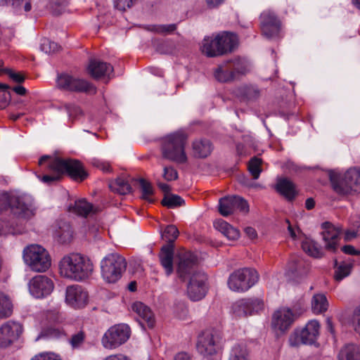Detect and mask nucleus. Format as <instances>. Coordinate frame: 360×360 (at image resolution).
Returning <instances> with one entry per match:
<instances>
[{"label": "nucleus", "mask_w": 360, "mask_h": 360, "mask_svg": "<svg viewBox=\"0 0 360 360\" xmlns=\"http://www.w3.org/2000/svg\"><path fill=\"white\" fill-rule=\"evenodd\" d=\"M39 165L47 168L51 173L40 177L42 182L49 185L58 181L64 174H68L74 180L80 181L87 177V173L82 163L74 159L44 155L39 159Z\"/></svg>", "instance_id": "1"}, {"label": "nucleus", "mask_w": 360, "mask_h": 360, "mask_svg": "<svg viewBox=\"0 0 360 360\" xmlns=\"http://www.w3.org/2000/svg\"><path fill=\"white\" fill-rule=\"evenodd\" d=\"M59 270L62 276L81 281L91 275L93 264L89 258L80 254H70L61 259Z\"/></svg>", "instance_id": "2"}, {"label": "nucleus", "mask_w": 360, "mask_h": 360, "mask_svg": "<svg viewBox=\"0 0 360 360\" xmlns=\"http://www.w3.org/2000/svg\"><path fill=\"white\" fill-rule=\"evenodd\" d=\"M188 135L183 131L169 134L162 139L161 150L163 158L179 164L188 161L185 151Z\"/></svg>", "instance_id": "3"}, {"label": "nucleus", "mask_w": 360, "mask_h": 360, "mask_svg": "<svg viewBox=\"0 0 360 360\" xmlns=\"http://www.w3.org/2000/svg\"><path fill=\"white\" fill-rule=\"evenodd\" d=\"M8 208L15 216L25 219L32 217L35 211L33 200L30 197L4 193L0 195V213Z\"/></svg>", "instance_id": "4"}, {"label": "nucleus", "mask_w": 360, "mask_h": 360, "mask_svg": "<svg viewBox=\"0 0 360 360\" xmlns=\"http://www.w3.org/2000/svg\"><path fill=\"white\" fill-rule=\"evenodd\" d=\"M248 71L247 63L240 58L227 60L214 70L215 79L219 82H230L239 79Z\"/></svg>", "instance_id": "5"}, {"label": "nucleus", "mask_w": 360, "mask_h": 360, "mask_svg": "<svg viewBox=\"0 0 360 360\" xmlns=\"http://www.w3.org/2000/svg\"><path fill=\"white\" fill-rule=\"evenodd\" d=\"M125 259L118 254H109L101 262V275L108 283H115L122 277L125 271Z\"/></svg>", "instance_id": "6"}, {"label": "nucleus", "mask_w": 360, "mask_h": 360, "mask_svg": "<svg viewBox=\"0 0 360 360\" xmlns=\"http://www.w3.org/2000/svg\"><path fill=\"white\" fill-rule=\"evenodd\" d=\"M25 262L37 272H44L51 266V257L45 248L39 245H31L23 251Z\"/></svg>", "instance_id": "7"}, {"label": "nucleus", "mask_w": 360, "mask_h": 360, "mask_svg": "<svg viewBox=\"0 0 360 360\" xmlns=\"http://www.w3.org/2000/svg\"><path fill=\"white\" fill-rule=\"evenodd\" d=\"M259 281V274L252 268H241L234 271L228 280L229 288L235 292H245Z\"/></svg>", "instance_id": "8"}, {"label": "nucleus", "mask_w": 360, "mask_h": 360, "mask_svg": "<svg viewBox=\"0 0 360 360\" xmlns=\"http://www.w3.org/2000/svg\"><path fill=\"white\" fill-rule=\"evenodd\" d=\"M179 234V230L174 225L167 226L162 234V238L168 244L161 248L159 257L160 264L167 276L173 272L174 246L172 243L178 238Z\"/></svg>", "instance_id": "9"}, {"label": "nucleus", "mask_w": 360, "mask_h": 360, "mask_svg": "<svg viewBox=\"0 0 360 360\" xmlns=\"http://www.w3.org/2000/svg\"><path fill=\"white\" fill-rule=\"evenodd\" d=\"M330 181L334 191L339 194L347 195L352 191L360 192V169H348L341 179L335 176H330Z\"/></svg>", "instance_id": "10"}, {"label": "nucleus", "mask_w": 360, "mask_h": 360, "mask_svg": "<svg viewBox=\"0 0 360 360\" xmlns=\"http://www.w3.org/2000/svg\"><path fill=\"white\" fill-rule=\"evenodd\" d=\"M262 33L268 39L281 37L282 23L277 15L271 10L264 11L259 16Z\"/></svg>", "instance_id": "11"}, {"label": "nucleus", "mask_w": 360, "mask_h": 360, "mask_svg": "<svg viewBox=\"0 0 360 360\" xmlns=\"http://www.w3.org/2000/svg\"><path fill=\"white\" fill-rule=\"evenodd\" d=\"M179 262L176 269L178 277L186 281L197 273H202L198 270V258L189 251H181L178 253Z\"/></svg>", "instance_id": "12"}, {"label": "nucleus", "mask_w": 360, "mask_h": 360, "mask_svg": "<svg viewBox=\"0 0 360 360\" xmlns=\"http://www.w3.org/2000/svg\"><path fill=\"white\" fill-rule=\"evenodd\" d=\"M220 337L213 330L203 331L198 338L197 351L203 356L216 354L219 349Z\"/></svg>", "instance_id": "13"}, {"label": "nucleus", "mask_w": 360, "mask_h": 360, "mask_svg": "<svg viewBox=\"0 0 360 360\" xmlns=\"http://www.w3.org/2000/svg\"><path fill=\"white\" fill-rule=\"evenodd\" d=\"M320 325L316 320L309 321L300 331H297L290 336L289 343L292 347H297L300 344L311 345L314 343L319 335Z\"/></svg>", "instance_id": "14"}, {"label": "nucleus", "mask_w": 360, "mask_h": 360, "mask_svg": "<svg viewBox=\"0 0 360 360\" xmlns=\"http://www.w3.org/2000/svg\"><path fill=\"white\" fill-rule=\"evenodd\" d=\"M56 86L61 90L73 92L95 91L94 86L85 79L75 77L68 74L59 75L56 79Z\"/></svg>", "instance_id": "15"}, {"label": "nucleus", "mask_w": 360, "mask_h": 360, "mask_svg": "<svg viewBox=\"0 0 360 360\" xmlns=\"http://www.w3.org/2000/svg\"><path fill=\"white\" fill-rule=\"evenodd\" d=\"M129 336V327L126 324H117L105 333L102 340L103 345L105 348H116L124 343Z\"/></svg>", "instance_id": "16"}, {"label": "nucleus", "mask_w": 360, "mask_h": 360, "mask_svg": "<svg viewBox=\"0 0 360 360\" xmlns=\"http://www.w3.org/2000/svg\"><path fill=\"white\" fill-rule=\"evenodd\" d=\"M264 304L262 299L248 297L238 300L232 306L233 314L238 317H246L263 311Z\"/></svg>", "instance_id": "17"}, {"label": "nucleus", "mask_w": 360, "mask_h": 360, "mask_svg": "<svg viewBox=\"0 0 360 360\" xmlns=\"http://www.w3.org/2000/svg\"><path fill=\"white\" fill-rule=\"evenodd\" d=\"M236 210L248 212L249 206L247 201L237 195L227 196L219 200V212L222 216L227 217Z\"/></svg>", "instance_id": "18"}, {"label": "nucleus", "mask_w": 360, "mask_h": 360, "mask_svg": "<svg viewBox=\"0 0 360 360\" xmlns=\"http://www.w3.org/2000/svg\"><path fill=\"white\" fill-rule=\"evenodd\" d=\"M54 288L53 282L44 275L33 277L29 282L30 294L36 298H43L50 295Z\"/></svg>", "instance_id": "19"}, {"label": "nucleus", "mask_w": 360, "mask_h": 360, "mask_svg": "<svg viewBox=\"0 0 360 360\" xmlns=\"http://www.w3.org/2000/svg\"><path fill=\"white\" fill-rule=\"evenodd\" d=\"M207 276L204 273H197L188 280L187 293L193 301L202 299L207 293Z\"/></svg>", "instance_id": "20"}, {"label": "nucleus", "mask_w": 360, "mask_h": 360, "mask_svg": "<svg viewBox=\"0 0 360 360\" xmlns=\"http://www.w3.org/2000/svg\"><path fill=\"white\" fill-rule=\"evenodd\" d=\"M22 333V326L18 322L8 321L0 327V347H7L16 341Z\"/></svg>", "instance_id": "21"}, {"label": "nucleus", "mask_w": 360, "mask_h": 360, "mask_svg": "<svg viewBox=\"0 0 360 360\" xmlns=\"http://www.w3.org/2000/svg\"><path fill=\"white\" fill-rule=\"evenodd\" d=\"M66 302L73 308L79 309L86 306L88 293L79 285L68 286L65 292Z\"/></svg>", "instance_id": "22"}, {"label": "nucleus", "mask_w": 360, "mask_h": 360, "mask_svg": "<svg viewBox=\"0 0 360 360\" xmlns=\"http://www.w3.org/2000/svg\"><path fill=\"white\" fill-rule=\"evenodd\" d=\"M322 227L324 248L329 252H335L339 247L341 238L340 231L329 222L323 223Z\"/></svg>", "instance_id": "23"}, {"label": "nucleus", "mask_w": 360, "mask_h": 360, "mask_svg": "<svg viewBox=\"0 0 360 360\" xmlns=\"http://www.w3.org/2000/svg\"><path fill=\"white\" fill-rule=\"evenodd\" d=\"M87 72L91 77L96 79L101 77L110 79L113 77L114 68L108 63L93 58L89 60Z\"/></svg>", "instance_id": "24"}, {"label": "nucleus", "mask_w": 360, "mask_h": 360, "mask_svg": "<svg viewBox=\"0 0 360 360\" xmlns=\"http://www.w3.org/2000/svg\"><path fill=\"white\" fill-rule=\"evenodd\" d=\"M294 321V314L288 308L277 310L273 315V327L281 332L288 330Z\"/></svg>", "instance_id": "25"}, {"label": "nucleus", "mask_w": 360, "mask_h": 360, "mask_svg": "<svg viewBox=\"0 0 360 360\" xmlns=\"http://www.w3.org/2000/svg\"><path fill=\"white\" fill-rule=\"evenodd\" d=\"M131 309L138 315V321L143 327L144 324L150 328L154 326V314L148 306L141 302H136L132 304Z\"/></svg>", "instance_id": "26"}, {"label": "nucleus", "mask_w": 360, "mask_h": 360, "mask_svg": "<svg viewBox=\"0 0 360 360\" xmlns=\"http://www.w3.org/2000/svg\"><path fill=\"white\" fill-rule=\"evenodd\" d=\"M219 41L217 34H212L204 38L202 41L200 49L202 52L208 57H216L222 56L221 53Z\"/></svg>", "instance_id": "27"}, {"label": "nucleus", "mask_w": 360, "mask_h": 360, "mask_svg": "<svg viewBox=\"0 0 360 360\" xmlns=\"http://www.w3.org/2000/svg\"><path fill=\"white\" fill-rule=\"evenodd\" d=\"M221 55L233 51L237 45L238 38L237 36L229 32H221L217 33Z\"/></svg>", "instance_id": "28"}, {"label": "nucleus", "mask_w": 360, "mask_h": 360, "mask_svg": "<svg viewBox=\"0 0 360 360\" xmlns=\"http://www.w3.org/2000/svg\"><path fill=\"white\" fill-rule=\"evenodd\" d=\"M213 147L210 141L206 139H195L192 143L193 155L196 158H205L209 156Z\"/></svg>", "instance_id": "29"}, {"label": "nucleus", "mask_w": 360, "mask_h": 360, "mask_svg": "<svg viewBox=\"0 0 360 360\" xmlns=\"http://www.w3.org/2000/svg\"><path fill=\"white\" fill-rule=\"evenodd\" d=\"M214 226L230 240H236L240 236L239 231L223 219L216 220Z\"/></svg>", "instance_id": "30"}, {"label": "nucleus", "mask_w": 360, "mask_h": 360, "mask_svg": "<svg viewBox=\"0 0 360 360\" xmlns=\"http://www.w3.org/2000/svg\"><path fill=\"white\" fill-rule=\"evenodd\" d=\"M276 191L288 200H292L297 194L294 184L287 179L278 181Z\"/></svg>", "instance_id": "31"}, {"label": "nucleus", "mask_w": 360, "mask_h": 360, "mask_svg": "<svg viewBox=\"0 0 360 360\" xmlns=\"http://www.w3.org/2000/svg\"><path fill=\"white\" fill-rule=\"evenodd\" d=\"M70 210L77 214L84 217L98 211L96 207H94L92 204L84 199L76 200L74 206L70 207Z\"/></svg>", "instance_id": "32"}, {"label": "nucleus", "mask_w": 360, "mask_h": 360, "mask_svg": "<svg viewBox=\"0 0 360 360\" xmlns=\"http://www.w3.org/2000/svg\"><path fill=\"white\" fill-rule=\"evenodd\" d=\"M302 248L309 256L315 258H321L324 255L323 249L309 238H305L302 241Z\"/></svg>", "instance_id": "33"}, {"label": "nucleus", "mask_w": 360, "mask_h": 360, "mask_svg": "<svg viewBox=\"0 0 360 360\" xmlns=\"http://www.w3.org/2000/svg\"><path fill=\"white\" fill-rule=\"evenodd\" d=\"M338 360H360V346L349 344L341 349Z\"/></svg>", "instance_id": "34"}, {"label": "nucleus", "mask_w": 360, "mask_h": 360, "mask_svg": "<svg viewBox=\"0 0 360 360\" xmlns=\"http://www.w3.org/2000/svg\"><path fill=\"white\" fill-rule=\"evenodd\" d=\"M328 302L323 294H316L311 300V309L315 314H321L328 309Z\"/></svg>", "instance_id": "35"}, {"label": "nucleus", "mask_w": 360, "mask_h": 360, "mask_svg": "<svg viewBox=\"0 0 360 360\" xmlns=\"http://www.w3.org/2000/svg\"><path fill=\"white\" fill-rule=\"evenodd\" d=\"M137 181L141 192V198L149 203H153L155 202L154 189L152 184L143 179H140Z\"/></svg>", "instance_id": "36"}, {"label": "nucleus", "mask_w": 360, "mask_h": 360, "mask_svg": "<svg viewBox=\"0 0 360 360\" xmlns=\"http://www.w3.org/2000/svg\"><path fill=\"white\" fill-rule=\"evenodd\" d=\"M58 109L60 110H65L68 115L69 120L72 122L83 114L81 108L75 103L62 102Z\"/></svg>", "instance_id": "37"}, {"label": "nucleus", "mask_w": 360, "mask_h": 360, "mask_svg": "<svg viewBox=\"0 0 360 360\" xmlns=\"http://www.w3.org/2000/svg\"><path fill=\"white\" fill-rule=\"evenodd\" d=\"M249 352L245 344L235 345L231 351L229 360H249Z\"/></svg>", "instance_id": "38"}, {"label": "nucleus", "mask_w": 360, "mask_h": 360, "mask_svg": "<svg viewBox=\"0 0 360 360\" xmlns=\"http://www.w3.org/2000/svg\"><path fill=\"white\" fill-rule=\"evenodd\" d=\"M110 186L113 191L120 195H126L131 192L130 184L123 178H117Z\"/></svg>", "instance_id": "39"}, {"label": "nucleus", "mask_w": 360, "mask_h": 360, "mask_svg": "<svg viewBox=\"0 0 360 360\" xmlns=\"http://www.w3.org/2000/svg\"><path fill=\"white\" fill-rule=\"evenodd\" d=\"M352 264L342 262L338 266V261L335 260V267L336 268L335 271V279L338 281H342L344 278L348 276L352 269Z\"/></svg>", "instance_id": "40"}, {"label": "nucleus", "mask_w": 360, "mask_h": 360, "mask_svg": "<svg viewBox=\"0 0 360 360\" xmlns=\"http://www.w3.org/2000/svg\"><path fill=\"white\" fill-rule=\"evenodd\" d=\"M54 236L60 243H65L72 238V231L68 224H64L55 231Z\"/></svg>", "instance_id": "41"}, {"label": "nucleus", "mask_w": 360, "mask_h": 360, "mask_svg": "<svg viewBox=\"0 0 360 360\" xmlns=\"http://www.w3.org/2000/svg\"><path fill=\"white\" fill-rule=\"evenodd\" d=\"M288 274L292 276H300L306 273L304 264L301 259L291 260L288 264Z\"/></svg>", "instance_id": "42"}, {"label": "nucleus", "mask_w": 360, "mask_h": 360, "mask_svg": "<svg viewBox=\"0 0 360 360\" xmlns=\"http://www.w3.org/2000/svg\"><path fill=\"white\" fill-rule=\"evenodd\" d=\"M161 204L168 208H174L184 204V200L177 195L167 194L162 200Z\"/></svg>", "instance_id": "43"}, {"label": "nucleus", "mask_w": 360, "mask_h": 360, "mask_svg": "<svg viewBox=\"0 0 360 360\" xmlns=\"http://www.w3.org/2000/svg\"><path fill=\"white\" fill-rule=\"evenodd\" d=\"M12 314L11 302L7 296L0 293V318L8 317Z\"/></svg>", "instance_id": "44"}, {"label": "nucleus", "mask_w": 360, "mask_h": 360, "mask_svg": "<svg viewBox=\"0 0 360 360\" xmlns=\"http://www.w3.org/2000/svg\"><path fill=\"white\" fill-rule=\"evenodd\" d=\"M148 30L161 34L172 33L176 29V24L169 25H153L148 26Z\"/></svg>", "instance_id": "45"}, {"label": "nucleus", "mask_w": 360, "mask_h": 360, "mask_svg": "<svg viewBox=\"0 0 360 360\" xmlns=\"http://www.w3.org/2000/svg\"><path fill=\"white\" fill-rule=\"evenodd\" d=\"M261 165L262 160L256 157L252 158L249 162L248 169L254 179H257L260 175Z\"/></svg>", "instance_id": "46"}, {"label": "nucleus", "mask_w": 360, "mask_h": 360, "mask_svg": "<svg viewBox=\"0 0 360 360\" xmlns=\"http://www.w3.org/2000/svg\"><path fill=\"white\" fill-rule=\"evenodd\" d=\"M47 7L54 15L60 14L68 5V0H48Z\"/></svg>", "instance_id": "47"}, {"label": "nucleus", "mask_w": 360, "mask_h": 360, "mask_svg": "<svg viewBox=\"0 0 360 360\" xmlns=\"http://www.w3.org/2000/svg\"><path fill=\"white\" fill-rule=\"evenodd\" d=\"M60 46L56 42L44 39L41 43V49L46 53H54L59 51Z\"/></svg>", "instance_id": "48"}, {"label": "nucleus", "mask_w": 360, "mask_h": 360, "mask_svg": "<svg viewBox=\"0 0 360 360\" xmlns=\"http://www.w3.org/2000/svg\"><path fill=\"white\" fill-rule=\"evenodd\" d=\"M162 176L167 181L176 180L179 177L177 171L172 167H165Z\"/></svg>", "instance_id": "49"}, {"label": "nucleus", "mask_w": 360, "mask_h": 360, "mask_svg": "<svg viewBox=\"0 0 360 360\" xmlns=\"http://www.w3.org/2000/svg\"><path fill=\"white\" fill-rule=\"evenodd\" d=\"M5 73L15 82L22 83L25 81V77L22 72H16L11 69H5Z\"/></svg>", "instance_id": "50"}, {"label": "nucleus", "mask_w": 360, "mask_h": 360, "mask_svg": "<svg viewBox=\"0 0 360 360\" xmlns=\"http://www.w3.org/2000/svg\"><path fill=\"white\" fill-rule=\"evenodd\" d=\"M8 90V89L0 87V110L5 108L11 100V94Z\"/></svg>", "instance_id": "51"}, {"label": "nucleus", "mask_w": 360, "mask_h": 360, "mask_svg": "<svg viewBox=\"0 0 360 360\" xmlns=\"http://www.w3.org/2000/svg\"><path fill=\"white\" fill-rule=\"evenodd\" d=\"M85 338V334L83 331H79L72 335L70 340V343L72 347L76 348L81 345Z\"/></svg>", "instance_id": "52"}, {"label": "nucleus", "mask_w": 360, "mask_h": 360, "mask_svg": "<svg viewBox=\"0 0 360 360\" xmlns=\"http://www.w3.org/2000/svg\"><path fill=\"white\" fill-rule=\"evenodd\" d=\"M244 94L248 99H255L259 96V90L254 86H245L243 88Z\"/></svg>", "instance_id": "53"}, {"label": "nucleus", "mask_w": 360, "mask_h": 360, "mask_svg": "<svg viewBox=\"0 0 360 360\" xmlns=\"http://www.w3.org/2000/svg\"><path fill=\"white\" fill-rule=\"evenodd\" d=\"M135 0H115V6L120 11H124L132 6Z\"/></svg>", "instance_id": "54"}, {"label": "nucleus", "mask_w": 360, "mask_h": 360, "mask_svg": "<svg viewBox=\"0 0 360 360\" xmlns=\"http://www.w3.org/2000/svg\"><path fill=\"white\" fill-rule=\"evenodd\" d=\"M352 322L355 331L360 335V307L354 311Z\"/></svg>", "instance_id": "55"}, {"label": "nucleus", "mask_w": 360, "mask_h": 360, "mask_svg": "<svg viewBox=\"0 0 360 360\" xmlns=\"http://www.w3.org/2000/svg\"><path fill=\"white\" fill-rule=\"evenodd\" d=\"M92 164L94 166L98 167L104 172H110L112 171V168L109 162L100 160H94Z\"/></svg>", "instance_id": "56"}, {"label": "nucleus", "mask_w": 360, "mask_h": 360, "mask_svg": "<svg viewBox=\"0 0 360 360\" xmlns=\"http://www.w3.org/2000/svg\"><path fill=\"white\" fill-rule=\"evenodd\" d=\"M31 360H61V359L53 353H41L35 355Z\"/></svg>", "instance_id": "57"}, {"label": "nucleus", "mask_w": 360, "mask_h": 360, "mask_svg": "<svg viewBox=\"0 0 360 360\" xmlns=\"http://www.w3.org/2000/svg\"><path fill=\"white\" fill-rule=\"evenodd\" d=\"M341 249L344 253L347 254V255H360V251L356 250L354 248V246L350 245H345Z\"/></svg>", "instance_id": "58"}, {"label": "nucleus", "mask_w": 360, "mask_h": 360, "mask_svg": "<svg viewBox=\"0 0 360 360\" xmlns=\"http://www.w3.org/2000/svg\"><path fill=\"white\" fill-rule=\"evenodd\" d=\"M246 236L250 239H255L257 237L256 230L252 227H246L244 230Z\"/></svg>", "instance_id": "59"}, {"label": "nucleus", "mask_w": 360, "mask_h": 360, "mask_svg": "<svg viewBox=\"0 0 360 360\" xmlns=\"http://www.w3.org/2000/svg\"><path fill=\"white\" fill-rule=\"evenodd\" d=\"M103 360H130L127 356L117 354L114 355H110L105 358Z\"/></svg>", "instance_id": "60"}, {"label": "nucleus", "mask_w": 360, "mask_h": 360, "mask_svg": "<svg viewBox=\"0 0 360 360\" xmlns=\"http://www.w3.org/2000/svg\"><path fill=\"white\" fill-rule=\"evenodd\" d=\"M174 360H192V356L187 352H181L176 354Z\"/></svg>", "instance_id": "61"}, {"label": "nucleus", "mask_w": 360, "mask_h": 360, "mask_svg": "<svg viewBox=\"0 0 360 360\" xmlns=\"http://www.w3.org/2000/svg\"><path fill=\"white\" fill-rule=\"evenodd\" d=\"M210 7L214 8L221 4L225 0H205Z\"/></svg>", "instance_id": "62"}, {"label": "nucleus", "mask_w": 360, "mask_h": 360, "mask_svg": "<svg viewBox=\"0 0 360 360\" xmlns=\"http://www.w3.org/2000/svg\"><path fill=\"white\" fill-rule=\"evenodd\" d=\"M356 237H358L356 230V231H347L345 233V239L347 240H350Z\"/></svg>", "instance_id": "63"}, {"label": "nucleus", "mask_w": 360, "mask_h": 360, "mask_svg": "<svg viewBox=\"0 0 360 360\" xmlns=\"http://www.w3.org/2000/svg\"><path fill=\"white\" fill-rule=\"evenodd\" d=\"M315 206V201L313 198H307L305 201V207L308 210H310L311 209H313Z\"/></svg>", "instance_id": "64"}]
</instances>
